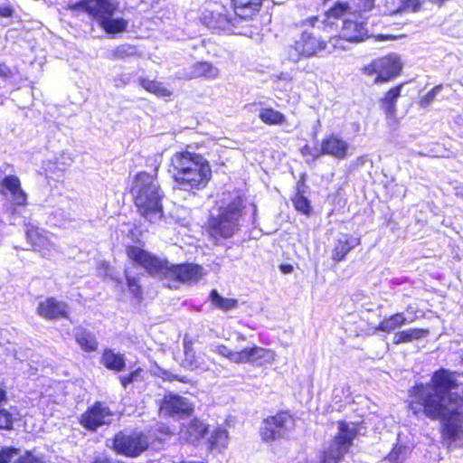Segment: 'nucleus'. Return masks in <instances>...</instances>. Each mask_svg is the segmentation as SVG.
<instances>
[{"label":"nucleus","mask_w":463,"mask_h":463,"mask_svg":"<svg viewBox=\"0 0 463 463\" xmlns=\"http://www.w3.org/2000/svg\"><path fill=\"white\" fill-rule=\"evenodd\" d=\"M458 386L456 373L446 369L435 372L428 383L411 390L410 410L415 416L423 414L443 425V437L449 442L462 433L463 397L452 391Z\"/></svg>","instance_id":"nucleus-1"},{"label":"nucleus","mask_w":463,"mask_h":463,"mask_svg":"<svg viewBox=\"0 0 463 463\" xmlns=\"http://www.w3.org/2000/svg\"><path fill=\"white\" fill-rule=\"evenodd\" d=\"M169 173L184 191L204 188L212 176L209 162L200 154L176 152L171 157Z\"/></svg>","instance_id":"nucleus-2"},{"label":"nucleus","mask_w":463,"mask_h":463,"mask_svg":"<svg viewBox=\"0 0 463 463\" xmlns=\"http://www.w3.org/2000/svg\"><path fill=\"white\" fill-rule=\"evenodd\" d=\"M131 193L139 214L150 223H159L164 217V194L156 176L146 172L137 174Z\"/></svg>","instance_id":"nucleus-3"},{"label":"nucleus","mask_w":463,"mask_h":463,"mask_svg":"<svg viewBox=\"0 0 463 463\" xmlns=\"http://www.w3.org/2000/svg\"><path fill=\"white\" fill-rule=\"evenodd\" d=\"M70 8L87 13L109 34L123 33L128 26V22L124 18H113L119 8L118 0H82L70 5Z\"/></svg>","instance_id":"nucleus-4"},{"label":"nucleus","mask_w":463,"mask_h":463,"mask_svg":"<svg viewBox=\"0 0 463 463\" xmlns=\"http://www.w3.org/2000/svg\"><path fill=\"white\" fill-rule=\"evenodd\" d=\"M242 208L241 197L238 194H229L228 200H223L219 206L218 213L212 215L209 221L211 234L222 238L232 237L238 230Z\"/></svg>","instance_id":"nucleus-5"},{"label":"nucleus","mask_w":463,"mask_h":463,"mask_svg":"<svg viewBox=\"0 0 463 463\" xmlns=\"http://www.w3.org/2000/svg\"><path fill=\"white\" fill-rule=\"evenodd\" d=\"M338 430V434L324 453L322 463H338L348 452L358 434L357 426L354 423L340 421Z\"/></svg>","instance_id":"nucleus-6"},{"label":"nucleus","mask_w":463,"mask_h":463,"mask_svg":"<svg viewBox=\"0 0 463 463\" xmlns=\"http://www.w3.org/2000/svg\"><path fill=\"white\" fill-rule=\"evenodd\" d=\"M216 353L228 358L235 364H272L275 361V353L272 350L260 346L243 348L241 351H232L227 346L221 345L216 346Z\"/></svg>","instance_id":"nucleus-7"},{"label":"nucleus","mask_w":463,"mask_h":463,"mask_svg":"<svg viewBox=\"0 0 463 463\" xmlns=\"http://www.w3.org/2000/svg\"><path fill=\"white\" fill-rule=\"evenodd\" d=\"M295 428L292 416L281 411L263 420L260 435L264 441L269 442L288 436Z\"/></svg>","instance_id":"nucleus-8"},{"label":"nucleus","mask_w":463,"mask_h":463,"mask_svg":"<svg viewBox=\"0 0 463 463\" xmlns=\"http://www.w3.org/2000/svg\"><path fill=\"white\" fill-rule=\"evenodd\" d=\"M327 43L317 37L312 32L305 31L302 33L299 40L294 45L289 46L288 51V58L293 61H298L301 57L318 56L320 52L326 49Z\"/></svg>","instance_id":"nucleus-9"},{"label":"nucleus","mask_w":463,"mask_h":463,"mask_svg":"<svg viewBox=\"0 0 463 463\" xmlns=\"http://www.w3.org/2000/svg\"><path fill=\"white\" fill-rule=\"evenodd\" d=\"M202 19L207 27L229 33H235L236 24L240 23L234 11L220 5H215L213 10L203 13Z\"/></svg>","instance_id":"nucleus-10"},{"label":"nucleus","mask_w":463,"mask_h":463,"mask_svg":"<svg viewBox=\"0 0 463 463\" xmlns=\"http://www.w3.org/2000/svg\"><path fill=\"white\" fill-rule=\"evenodd\" d=\"M402 62L397 54L379 58L364 68L368 74H377L375 82H386L397 76L402 70Z\"/></svg>","instance_id":"nucleus-11"},{"label":"nucleus","mask_w":463,"mask_h":463,"mask_svg":"<svg viewBox=\"0 0 463 463\" xmlns=\"http://www.w3.org/2000/svg\"><path fill=\"white\" fill-rule=\"evenodd\" d=\"M148 447V441L141 433L126 434L119 432L113 439V448L118 453L137 457Z\"/></svg>","instance_id":"nucleus-12"},{"label":"nucleus","mask_w":463,"mask_h":463,"mask_svg":"<svg viewBox=\"0 0 463 463\" xmlns=\"http://www.w3.org/2000/svg\"><path fill=\"white\" fill-rule=\"evenodd\" d=\"M162 276L175 283L194 284L203 276V269L195 264L174 265L166 260Z\"/></svg>","instance_id":"nucleus-13"},{"label":"nucleus","mask_w":463,"mask_h":463,"mask_svg":"<svg viewBox=\"0 0 463 463\" xmlns=\"http://www.w3.org/2000/svg\"><path fill=\"white\" fill-rule=\"evenodd\" d=\"M126 252L129 260L144 268L148 273L163 275L166 260L159 259L138 246H128Z\"/></svg>","instance_id":"nucleus-14"},{"label":"nucleus","mask_w":463,"mask_h":463,"mask_svg":"<svg viewBox=\"0 0 463 463\" xmlns=\"http://www.w3.org/2000/svg\"><path fill=\"white\" fill-rule=\"evenodd\" d=\"M126 252L129 260L144 268L148 273L163 275L166 260L159 259L138 246H128Z\"/></svg>","instance_id":"nucleus-15"},{"label":"nucleus","mask_w":463,"mask_h":463,"mask_svg":"<svg viewBox=\"0 0 463 463\" xmlns=\"http://www.w3.org/2000/svg\"><path fill=\"white\" fill-rule=\"evenodd\" d=\"M113 420V412L102 402H96L80 417V423L89 430H96L99 427L109 425Z\"/></svg>","instance_id":"nucleus-16"},{"label":"nucleus","mask_w":463,"mask_h":463,"mask_svg":"<svg viewBox=\"0 0 463 463\" xmlns=\"http://www.w3.org/2000/svg\"><path fill=\"white\" fill-rule=\"evenodd\" d=\"M2 194L10 201V211L12 214L15 213V206H26L27 194L21 187L20 180L15 175H7L2 182Z\"/></svg>","instance_id":"nucleus-17"},{"label":"nucleus","mask_w":463,"mask_h":463,"mask_svg":"<svg viewBox=\"0 0 463 463\" xmlns=\"http://www.w3.org/2000/svg\"><path fill=\"white\" fill-rule=\"evenodd\" d=\"M160 411L162 413L170 416L190 415L193 406L187 398L177 394L168 393L161 402Z\"/></svg>","instance_id":"nucleus-18"},{"label":"nucleus","mask_w":463,"mask_h":463,"mask_svg":"<svg viewBox=\"0 0 463 463\" xmlns=\"http://www.w3.org/2000/svg\"><path fill=\"white\" fill-rule=\"evenodd\" d=\"M340 33L349 43H360L368 37V30L364 21L355 14H352V18H345Z\"/></svg>","instance_id":"nucleus-19"},{"label":"nucleus","mask_w":463,"mask_h":463,"mask_svg":"<svg viewBox=\"0 0 463 463\" xmlns=\"http://www.w3.org/2000/svg\"><path fill=\"white\" fill-rule=\"evenodd\" d=\"M350 145L338 135L332 134L322 140L320 154L344 160L349 156Z\"/></svg>","instance_id":"nucleus-20"},{"label":"nucleus","mask_w":463,"mask_h":463,"mask_svg":"<svg viewBox=\"0 0 463 463\" xmlns=\"http://www.w3.org/2000/svg\"><path fill=\"white\" fill-rule=\"evenodd\" d=\"M37 314L50 320L68 318V305L54 298H48L41 301L37 307Z\"/></svg>","instance_id":"nucleus-21"},{"label":"nucleus","mask_w":463,"mask_h":463,"mask_svg":"<svg viewBox=\"0 0 463 463\" xmlns=\"http://www.w3.org/2000/svg\"><path fill=\"white\" fill-rule=\"evenodd\" d=\"M360 239L347 233H340L334 240L331 258L334 261H342L345 256L360 244Z\"/></svg>","instance_id":"nucleus-22"},{"label":"nucleus","mask_w":463,"mask_h":463,"mask_svg":"<svg viewBox=\"0 0 463 463\" xmlns=\"http://www.w3.org/2000/svg\"><path fill=\"white\" fill-rule=\"evenodd\" d=\"M26 238L35 250L42 251L54 249L53 243L49 240L46 232L37 227H31L26 230Z\"/></svg>","instance_id":"nucleus-23"},{"label":"nucleus","mask_w":463,"mask_h":463,"mask_svg":"<svg viewBox=\"0 0 463 463\" xmlns=\"http://www.w3.org/2000/svg\"><path fill=\"white\" fill-rule=\"evenodd\" d=\"M219 69L212 63L201 61L194 64L184 77L186 79H195L200 77L216 79L219 76Z\"/></svg>","instance_id":"nucleus-24"},{"label":"nucleus","mask_w":463,"mask_h":463,"mask_svg":"<svg viewBox=\"0 0 463 463\" xmlns=\"http://www.w3.org/2000/svg\"><path fill=\"white\" fill-rule=\"evenodd\" d=\"M234 13L239 20L250 18L259 11L261 0H232Z\"/></svg>","instance_id":"nucleus-25"},{"label":"nucleus","mask_w":463,"mask_h":463,"mask_svg":"<svg viewBox=\"0 0 463 463\" xmlns=\"http://www.w3.org/2000/svg\"><path fill=\"white\" fill-rule=\"evenodd\" d=\"M207 432V426L197 419L193 420L181 430L184 439L188 442H195L203 438Z\"/></svg>","instance_id":"nucleus-26"},{"label":"nucleus","mask_w":463,"mask_h":463,"mask_svg":"<svg viewBox=\"0 0 463 463\" xmlns=\"http://www.w3.org/2000/svg\"><path fill=\"white\" fill-rule=\"evenodd\" d=\"M101 364L108 369L116 372H121L126 366L125 357L123 354L115 353L111 349H105L102 357Z\"/></svg>","instance_id":"nucleus-27"},{"label":"nucleus","mask_w":463,"mask_h":463,"mask_svg":"<svg viewBox=\"0 0 463 463\" xmlns=\"http://www.w3.org/2000/svg\"><path fill=\"white\" fill-rule=\"evenodd\" d=\"M75 339L80 348L85 352H93L98 348V341L95 335L82 327L76 328Z\"/></svg>","instance_id":"nucleus-28"},{"label":"nucleus","mask_w":463,"mask_h":463,"mask_svg":"<svg viewBox=\"0 0 463 463\" xmlns=\"http://www.w3.org/2000/svg\"><path fill=\"white\" fill-rule=\"evenodd\" d=\"M411 322L409 320L403 313H396L389 317H385L378 326L377 329L391 333L397 328H400L403 325Z\"/></svg>","instance_id":"nucleus-29"},{"label":"nucleus","mask_w":463,"mask_h":463,"mask_svg":"<svg viewBox=\"0 0 463 463\" xmlns=\"http://www.w3.org/2000/svg\"><path fill=\"white\" fill-rule=\"evenodd\" d=\"M428 334V330L420 328H410L394 334L392 342L394 345L409 343L422 338Z\"/></svg>","instance_id":"nucleus-30"},{"label":"nucleus","mask_w":463,"mask_h":463,"mask_svg":"<svg viewBox=\"0 0 463 463\" xmlns=\"http://www.w3.org/2000/svg\"><path fill=\"white\" fill-rule=\"evenodd\" d=\"M210 300L212 304L218 309L229 311L238 307V300L222 297L216 289H213L210 293Z\"/></svg>","instance_id":"nucleus-31"},{"label":"nucleus","mask_w":463,"mask_h":463,"mask_svg":"<svg viewBox=\"0 0 463 463\" xmlns=\"http://www.w3.org/2000/svg\"><path fill=\"white\" fill-rule=\"evenodd\" d=\"M138 81L146 91L151 92L157 97H169L171 95V91L165 88L159 81L146 78H139Z\"/></svg>","instance_id":"nucleus-32"},{"label":"nucleus","mask_w":463,"mask_h":463,"mask_svg":"<svg viewBox=\"0 0 463 463\" xmlns=\"http://www.w3.org/2000/svg\"><path fill=\"white\" fill-rule=\"evenodd\" d=\"M259 117L263 123L268 125H281L286 120L282 113L271 108L261 109Z\"/></svg>","instance_id":"nucleus-33"},{"label":"nucleus","mask_w":463,"mask_h":463,"mask_svg":"<svg viewBox=\"0 0 463 463\" xmlns=\"http://www.w3.org/2000/svg\"><path fill=\"white\" fill-rule=\"evenodd\" d=\"M402 85L391 89L383 99V107L388 115L395 113V102L401 95Z\"/></svg>","instance_id":"nucleus-34"},{"label":"nucleus","mask_w":463,"mask_h":463,"mask_svg":"<svg viewBox=\"0 0 463 463\" xmlns=\"http://www.w3.org/2000/svg\"><path fill=\"white\" fill-rule=\"evenodd\" d=\"M182 366L190 371L207 369L200 357H196L194 350L184 352V359L182 362Z\"/></svg>","instance_id":"nucleus-35"},{"label":"nucleus","mask_w":463,"mask_h":463,"mask_svg":"<svg viewBox=\"0 0 463 463\" xmlns=\"http://www.w3.org/2000/svg\"><path fill=\"white\" fill-rule=\"evenodd\" d=\"M348 5L346 4L338 3L334 7L328 10V12L325 14L326 18L322 23L326 22L330 24L331 18H339L345 16L348 13Z\"/></svg>","instance_id":"nucleus-36"},{"label":"nucleus","mask_w":463,"mask_h":463,"mask_svg":"<svg viewBox=\"0 0 463 463\" xmlns=\"http://www.w3.org/2000/svg\"><path fill=\"white\" fill-rule=\"evenodd\" d=\"M228 431L222 428H217L211 436V442L216 447H225L228 442Z\"/></svg>","instance_id":"nucleus-37"},{"label":"nucleus","mask_w":463,"mask_h":463,"mask_svg":"<svg viewBox=\"0 0 463 463\" xmlns=\"http://www.w3.org/2000/svg\"><path fill=\"white\" fill-rule=\"evenodd\" d=\"M136 53V48L129 44H122L115 48L112 56L117 60H123L133 56Z\"/></svg>","instance_id":"nucleus-38"},{"label":"nucleus","mask_w":463,"mask_h":463,"mask_svg":"<svg viewBox=\"0 0 463 463\" xmlns=\"http://www.w3.org/2000/svg\"><path fill=\"white\" fill-rule=\"evenodd\" d=\"M293 204L297 211L308 214L310 211V204L308 200L300 194H297L293 198Z\"/></svg>","instance_id":"nucleus-39"},{"label":"nucleus","mask_w":463,"mask_h":463,"mask_svg":"<svg viewBox=\"0 0 463 463\" xmlns=\"http://www.w3.org/2000/svg\"><path fill=\"white\" fill-rule=\"evenodd\" d=\"M19 454V449L6 447L0 449V463H10Z\"/></svg>","instance_id":"nucleus-40"},{"label":"nucleus","mask_w":463,"mask_h":463,"mask_svg":"<svg viewBox=\"0 0 463 463\" xmlns=\"http://www.w3.org/2000/svg\"><path fill=\"white\" fill-rule=\"evenodd\" d=\"M13 416L5 409H0V429L12 430L13 429Z\"/></svg>","instance_id":"nucleus-41"},{"label":"nucleus","mask_w":463,"mask_h":463,"mask_svg":"<svg viewBox=\"0 0 463 463\" xmlns=\"http://www.w3.org/2000/svg\"><path fill=\"white\" fill-rule=\"evenodd\" d=\"M442 85L435 86L431 90H430L425 96H423L420 101L421 107L429 106L437 97V95L441 91Z\"/></svg>","instance_id":"nucleus-42"},{"label":"nucleus","mask_w":463,"mask_h":463,"mask_svg":"<svg viewBox=\"0 0 463 463\" xmlns=\"http://www.w3.org/2000/svg\"><path fill=\"white\" fill-rule=\"evenodd\" d=\"M71 163V158L70 156H65L61 155L60 158H57L56 162L53 163L55 166L54 170L59 172H63L67 166H69Z\"/></svg>","instance_id":"nucleus-43"},{"label":"nucleus","mask_w":463,"mask_h":463,"mask_svg":"<svg viewBox=\"0 0 463 463\" xmlns=\"http://www.w3.org/2000/svg\"><path fill=\"white\" fill-rule=\"evenodd\" d=\"M345 43H349L346 39L343 38L342 33L340 36L333 37L330 39L329 43L332 45L334 49L338 50H347L348 46L345 45Z\"/></svg>","instance_id":"nucleus-44"},{"label":"nucleus","mask_w":463,"mask_h":463,"mask_svg":"<svg viewBox=\"0 0 463 463\" xmlns=\"http://www.w3.org/2000/svg\"><path fill=\"white\" fill-rule=\"evenodd\" d=\"M139 373H140V370L138 369V370L132 372L131 373H129L127 376H120V382H121L122 386L125 389H127L130 383H132L137 380Z\"/></svg>","instance_id":"nucleus-45"},{"label":"nucleus","mask_w":463,"mask_h":463,"mask_svg":"<svg viewBox=\"0 0 463 463\" xmlns=\"http://www.w3.org/2000/svg\"><path fill=\"white\" fill-rule=\"evenodd\" d=\"M14 463H43L42 459L34 456L32 452L27 451L21 456Z\"/></svg>","instance_id":"nucleus-46"},{"label":"nucleus","mask_w":463,"mask_h":463,"mask_svg":"<svg viewBox=\"0 0 463 463\" xmlns=\"http://www.w3.org/2000/svg\"><path fill=\"white\" fill-rule=\"evenodd\" d=\"M127 283L129 291L135 296L139 297L141 294L140 287L135 278L127 277Z\"/></svg>","instance_id":"nucleus-47"},{"label":"nucleus","mask_w":463,"mask_h":463,"mask_svg":"<svg viewBox=\"0 0 463 463\" xmlns=\"http://www.w3.org/2000/svg\"><path fill=\"white\" fill-rule=\"evenodd\" d=\"M374 0H357L356 5L360 11H369L373 7Z\"/></svg>","instance_id":"nucleus-48"},{"label":"nucleus","mask_w":463,"mask_h":463,"mask_svg":"<svg viewBox=\"0 0 463 463\" xmlns=\"http://www.w3.org/2000/svg\"><path fill=\"white\" fill-rule=\"evenodd\" d=\"M14 12V8L9 5L0 6V16L1 17L9 18L13 15Z\"/></svg>","instance_id":"nucleus-49"},{"label":"nucleus","mask_w":463,"mask_h":463,"mask_svg":"<svg viewBox=\"0 0 463 463\" xmlns=\"http://www.w3.org/2000/svg\"><path fill=\"white\" fill-rule=\"evenodd\" d=\"M405 8L411 9L412 12H417L420 8V3L419 0H407Z\"/></svg>","instance_id":"nucleus-50"},{"label":"nucleus","mask_w":463,"mask_h":463,"mask_svg":"<svg viewBox=\"0 0 463 463\" xmlns=\"http://www.w3.org/2000/svg\"><path fill=\"white\" fill-rule=\"evenodd\" d=\"M193 345L194 341L188 335H185L184 337V351L186 352L194 350Z\"/></svg>","instance_id":"nucleus-51"},{"label":"nucleus","mask_w":463,"mask_h":463,"mask_svg":"<svg viewBox=\"0 0 463 463\" xmlns=\"http://www.w3.org/2000/svg\"><path fill=\"white\" fill-rule=\"evenodd\" d=\"M10 74V70L5 65L0 64V77L8 78Z\"/></svg>","instance_id":"nucleus-52"},{"label":"nucleus","mask_w":463,"mask_h":463,"mask_svg":"<svg viewBox=\"0 0 463 463\" xmlns=\"http://www.w3.org/2000/svg\"><path fill=\"white\" fill-rule=\"evenodd\" d=\"M388 459L393 463H402L399 461L398 451L393 449L388 456Z\"/></svg>","instance_id":"nucleus-53"},{"label":"nucleus","mask_w":463,"mask_h":463,"mask_svg":"<svg viewBox=\"0 0 463 463\" xmlns=\"http://www.w3.org/2000/svg\"><path fill=\"white\" fill-rule=\"evenodd\" d=\"M6 400V391L3 387H0V406L2 403L5 402Z\"/></svg>","instance_id":"nucleus-54"},{"label":"nucleus","mask_w":463,"mask_h":463,"mask_svg":"<svg viewBox=\"0 0 463 463\" xmlns=\"http://www.w3.org/2000/svg\"><path fill=\"white\" fill-rule=\"evenodd\" d=\"M318 22V18L317 16H312V17H309L308 19H307L306 21L303 22V24H310L311 26H315L316 23Z\"/></svg>","instance_id":"nucleus-55"},{"label":"nucleus","mask_w":463,"mask_h":463,"mask_svg":"<svg viewBox=\"0 0 463 463\" xmlns=\"http://www.w3.org/2000/svg\"><path fill=\"white\" fill-rule=\"evenodd\" d=\"M280 269L283 273H290L292 271L293 268L290 265H282L280 267Z\"/></svg>","instance_id":"nucleus-56"},{"label":"nucleus","mask_w":463,"mask_h":463,"mask_svg":"<svg viewBox=\"0 0 463 463\" xmlns=\"http://www.w3.org/2000/svg\"><path fill=\"white\" fill-rule=\"evenodd\" d=\"M281 80H290V77L287 73H282L279 77Z\"/></svg>","instance_id":"nucleus-57"},{"label":"nucleus","mask_w":463,"mask_h":463,"mask_svg":"<svg viewBox=\"0 0 463 463\" xmlns=\"http://www.w3.org/2000/svg\"><path fill=\"white\" fill-rule=\"evenodd\" d=\"M430 2H431L433 4L442 5L444 0H430Z\"/></svg>","instance_id":"nucleus-58"},{"label":"nucleus","mask_w":463,"mask_h":463,"mask_svg":"<svg viewBox=\"0 0 463 463\" xmlns=\"http://www.w3.org/2000/svg\"><path fill=\"white\" fill-rule=\"evenodd\" d=\"M238 340H242V341H244V340H245L244 335H238Z\"/></svg>","instance_id":"nucleus-59"},{"label":"nucleus","mask_w":463,"mask_h":463,"mask_svg":"<svg viewBox=\"0 0 463 463\" xmlns=\"http://www.w3.org/2000/svg\"><path fill=\"white\" fill-rule=\"evenodd\" d=\"M175 378H176L177 380H179L180 382H184V383H186V382H187L186 378H182V379H179V378H177V377H175Z\"/></svg>","instance_id":"nucleus-60"},{"label":"nucleus","mask_w":463,"mask_h":463,"mask_svg":"<svg viewBox=\"0 0 463 463\" xmlns=\"http://www.w3.org/2000/svg\"><path fill=\"white\" fill-rule=\"evenodd\" d=\"M168 288H177V286L175 284L168 285Z\"/></svg>","instance_id":"nucleus-61"}]
</instances>
